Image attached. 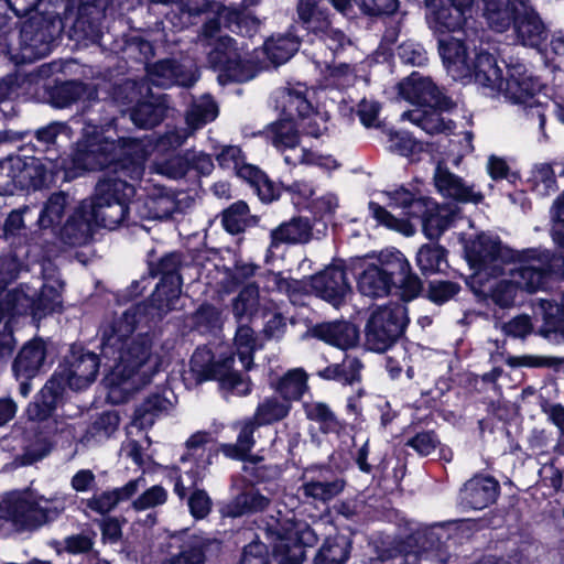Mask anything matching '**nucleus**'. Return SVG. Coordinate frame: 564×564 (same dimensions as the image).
I'll list each match as a JSON object with an SVG mask.
<instances>
[{
    "instance_id": "1",
    "label": "nucleus",
    "mask_w": 564,
    "mask_h": 564,
    "mask_svg": "<svg viewBox=\"0 0 564 564\" xmlns=\"http://www.w3.org/2000/svg\"><path fill=\"white\" fill-rule=\"evenodd\" d=\"M138 321L126 311L121 318L104 327L100 340L102 357L113 360L105 377L108 397L113 403L124 402L131 392L151 382L154 371H142L152 356L149 333L132 336Z\"/></svg>"
},
{
    "instance_id": "2",
    "label": "nucleus",
    "mask_w": 564,
    "mask_h": 564,
    "mask_svg": "<svg viewBox=\"0 0 564 564\" xmlns=\"http://www.w3.org/2000/svg\"><path fill=\"white\" fill-rule=\"evenodd\" d=\"M261 529L269 544L256 536L242 547L237 564H303L307 544L293 522L270 517Z\"/></svg>"
},
{
    "instance_id": "3",
    "label": "nucleus",
    "mask_w": 564,
    "mask_h": 564,
    "mask_svg": "<svg viewBox=\"0 0 564 564\" xmlns=\"http://www.w3.org/2000/svg\"><path fill=\"white\" fill-rule=\"evenodd\" d=\"M307 94L308 90L302 85L285 88L281 93L280 102L286 118L273 122L252 137L272 141H284L302 135L314 139L323 137L327 130L326 117L313 109Z\"/></svg>"
},
{
    "instance_id": "4",
    "label": "nucleus",
    "mask_w": 564,
    "mask_h": 564,
    "mask_svg": "<svg viewBox=\"0 0 564 564\" xmlns=\"http://www.w3.org/2000/svg\"><path fill=\"white\" fill-rule=\"evenodd\" d=\"M65 160L23 154L8 162H0V195L13 196L37 191L55 183L64 174Z\"/></svg>"
},
{
    "instance_id": "5",
    "label": "nucleus",
    "mask_w": 564,
    "mask_h": 564,
    "mask_svg": "<svg viewBox=\"0 0 564 564\" xmlns=\"http://www.w3.org/2000/svg\"><path fill=\"white\" fill-rule=\"evenodd\" d=\"M135 193L134 185L120 177L108 176L99 180L94 195L87 199L90 219L98 228L109 230L128 223L130 204Z\"/></svg>"
},
{
    "instance_id": "6",
    "label": "nucleus",
    "mask_w": 564,
    "mask_h": 564,
    "mask_svg": "<svg viewBox=\"0 0 564 564\" xmlns=\"http://www.w3.org/2000/svg\"><path fill=\"white\" fill-rule=\"evenodd\" d=\"M1 310L10 316H30L40 322L63 312V295L57 288L47 283H42L39 290L21 283L6 294Z\"/></svg>"
},
{
    "instance_id": "7",
    "label": "nucleus",
    "mask_w": 564,
    "mask_h": 564,
    "mask_svg": "<svg viewBox=\"0 0 564 564\" xmlns=\"http://www.w3.org/2000/svg\"><path fill=\"white\" fill-rule=\"evenodd\" d=\"M546 249L527 248L516 250L505 246L498 236L492 237L486 232L478 234L464 247L465 258L470 268L486 270L491 264L527 263L544 258Z\"/></svg>"
},
{
    "instance_id": "8",
    "label": "nucleus",
    "mask_w": 564,
    "mask_h": 564,
    "mask_svg": "<svg viewBox=\"0 0 564 564\" xmlns=\"http://www.w3.org/2000/svg\"><path fill=\"white\" fill-rule=\"evenodd\" d=\"M511 104L524 109L547 108L550 98L543 93V85L534 77L522 63L510 64L507 69V79L501 91ZM552 101L557 118L564 123V98Z\"/></svg>"
},
{
    "instance_id": "9",
    "label": "nucleus",
    "mask_w": 564,
    "mask_h": 564,
    "mask_svg": "<svg viewBox=\"0 0 564 564\" xmlns=\"http://www.w3.org/2000/svg\"><path fill=\"white\" fill-rule=\"evenodd\" d=\"M410 318L408 308L400 303L379 306L365 326V346L370 351L384 352L404 334Z\"/></svg>"
},
{
    "instance_id": "10",
    "label": "nucleus",
    "mask_w": 564,
    "mask_h": 564,
    "mask_svg": "<svg viewBox=\"0 0 564 564\" xmlns=\"http://www.w3.org/2000/svg\"><path fill=\"white\" fill-rule=\"evenodd\" d=\"M55 356L56 347L50 339L35 336L23 344L12 362V372L22 397L30 394L34 378L51 369Z\"/></svg>"
},
{
    "instance_id": "11",
    "label": "nucleus",
    "mask_w": 564,
    "mask_h": 564,
    "mask_svg": "<svg viewBox=\"0 0 564 564\" xmlns=\"http://www.w3.org/2000/svg\"><path fill=\"white\" fill-rule=\"evenodd\" d=\"M219 30L217 21L212 20L205 24L203 34L209 39L207 45L214 48L208 53V59L214 67L221 68L229 78L237 82H247L254 77L259 68L267 67L263 61L257 57L254 61H242L241 54L234 46L232 40L228 36H219L213 41L215 33Z\"/></svg>"
},
{
    "instance_id": "12",
    "label": "nucleus",
    "mask_w": 564,
    "mask_h": 564,
    "mask_svg": "<svg viewBox=\"0 0 564 564\" xmlns=\"http://www.w3.org/2000/svg\"><path fill=\"white\" fill-rule=\"evenodd\" d=\"M101 352L89 350L82 343H74L53 373L58 376L62 382H65L67 389H85L96 380L101 365Z\"/></svg>"
},
{
    "instance_id": "13",
    "label": "nucleus",
    "mask_w": 564,
    "mask_h": 564,
    "mask_svg": "<svg viewBox=\"0 0 564 564\" xmlns=\"http://www.w3.org/2000/svg\"><path fill=\"white\" fill-rule=\"evenodd\" d=\"M206 354L209 357L206 364H198L200 354L197 350L191 359L193 370L198 372L202 380L218 381L223 388L237 391L242 395L251 392L250 380H245L242 375L234 369V354H224L217 360L210 350H207Z\"/></svg>"
},
{
    "instance_id": "14",
    "label": "nucleus",
    "mask_w": 564,
    "mask_h": 564,
    "mask_svg": "<svg viewBox=\"0 0 564 564\" xmlns=\"http://www.w3.org/2000/svg\"><path fill=\"white\" fill-rule=\"evenodd\" d=\"M77 148L70 156H63L65 169L63 181H72L87 172L104 171L113 160L111 145L116 143H75Z\"/></svg>"
},
{
    "instance_id": "15",
    "label": "nucleus",
    "mask_w": 564,
    "mask_h": 564,
    "mask_svg": "<svg viewBox=\"0 0 564 564\" xmlns=\"http://www.w3.org/2000/svg\"><path fill=\"white\" fill-rule=\"evenodd\" d=\"M0 509L3 517L22 531L36 530L50 520L48 509L41 507L36 500L19 491L7 494Z\"/></svg>"
},
{
    "instance_id": "16",
    "label": "nucleus",
    "mask_w": 564,
    "mask_h": 564,
    "mask_svg": "<svg viewBox=\"0 0 564 564\" xmlns=\"http://www.w3.org/2000/svg\"><path fill=\"white\" fill-rule=\"evenodd\" d=\"M430 26L440 33L462 30L473 19L475 0H425Z\"/></svg>"
},
{
    "instance_id": "17",
    "label": "nucleus",
    "mask_w": 564,
    "mask_h": 564,
    "mask_svg": "<svg viewBox=\"0 0 564 564\" xmlns=\"http://www.w3.org/2000/svg\"><path fill=\"white\" fill-rule=\"evenodd\" d=\"M388 541L387 547L382 550L386 556L391 554L406 553L415 554L423 560H429L431 552L440 551L443 545L442 536L435 531V527L420 528L405 536H382Z\"/></svg>"
},
{
    "instance_id": "18",
    "label": "nucleus",
    "mask_w": 564,
    "mask_h": 564,
    "mask_svg": "<svg viewBox=\"0 0 564 564\" xmlns=\"http://www.w3.org/2000/svg\"><path fill=\"white\" fill-rule=\"evenodd\" d=\"M67 388L54 373L33 397L25 408L24 415L31 422L42 423L57 416L56 411L65 403ZM56 424L57 421L54 420Z\"/></svg>"
},
{
    "instance_id": "19",
    "label": "nucleus",
    "mask_w": 564,
    "mask_h": 564,
    "mask_svg": "<svg viewBox=\"0 0 564 564\" xmlns=\"http://www.w3.org/2000/svg\"><path fill=\"white\" fill-rule=\"evenodd\" d=\"M347 267L345 261L339 260L337 264H330L323 271L311 276V288L322 300L334 306L343 304L346 295L351 292V286L347 278Z\"/></svg>"
},
{
    "instance_id": "20",
    "label": "nucleus",
    "mask_w": 564,
    "mask_h": 564,
    "mask_svg": "<svg viewBox=\"0 0 564 564\" xmlns=\"http://www.w3.org/2000/svg\"><path fill=\"white\" fill-rule=\"evenodd\" d=\"M87 199L82 200L68 215L66 221L56 231L57 239L69 247L88 245L94 237L97 225L90 219Z\"/></svg>"
},
{
    "instance_id": "21",
    "label": "nucleus",
    "mask_w": 564,
    "mask_h": 564,
    "mask_svg": "<svg viewBox=\"0 0 564 564\" xmlns=\"http://www.w3.org/2000/svg\"><path fill=\"white\" fill-rule=\"evenodd\" d=\"M171 541L181 542L180 552L162 564H205L209 557L217 556L221 549L220 542L216 539L187 533L172 535Z\"/></svg>"
},
{
    "instance_id": "22",
    "label": "nucleus",
    "mask_w": 564,
    "mask_h": 564,
    "mask_svg": "<svg viewBox=\"0 0 564 564\" xmlns=\"http://www.w3.org/2000/svg\"><path fill=\"white\" fill-rule=\"evenodd\" d=\"M307 333L312 338L345 351L357 347L360 339L359 327L343 318L316 323Z\"/></svg>"
},
{
    "instance_id": "23",
    "label": "nucleus",
    "mask_w": 564,
    "mask_h": 564,
    "mask_svg": "<svg viewBox=\"0 0 564 564\" xmlns=\"http://www.w3.org/2000/svg\"><path fill=\"white\" fill-rule=\"evenodd\" d=\"M186 452L181 456V462H194L195 467L186 471V475L196 484L200 471L206 470L219 455L218 443L210 432L197 431L185 442Z\"/></svg>"
},
{
    "instance_id": "24",
    "label": "nucleus",
    "mask_w": 564,
    "mask_h": 564,
    "mask_svg": "<svg viewBox=\"0 0 564 564\" xmlns=\"http://www.w3.org/2000/svg\"><path fill=\"white\" fill-rule=\"evenodd\" d=\"M349 270L357 278L358 290L365 296L384 297L397 286V281L389 280L376 263L366 265L365 258L351 259Z\"/></svg>"
},
{
    "instance_id": "25",
    "label": "nucleus",
    "mask_w": 564,
    "mask_h": 564,
    "mask_svg": "<svg viewBox=\"0 0 564 564\" xmlns=\"http://www.w3.org/2000/svg\"><path fill=\"white\" fill-rule=\"evenodd\" d=\"M519 267L512 272L514 280H499L497 281L485 294L486 299H489L495 305L500 308H509L514 305V300L519 290L527 291L528 293H535L527 286L529 276L523 273L524 269L540 270L544 269V258L534 260L533 262L518 263Z\"/></svg>"
},
{
    "instance_id": "26",
    "label": "nucleus",
    "mask_w": 564,
    "mask_h": 564,
    "mask_svg": "<svg viewBox=\"0 0 564 564\" xmlns=\"http://www.w3.org/2000/svg\"><path fill=\"white\" fill-rule=\"evenodd\" d=\"M183 144L184 143H167V145L175 149L181 148ZM137 145L158 150L161 145H166V143H116V145H111L113 160L109 171L116 174L121 173L131 180H141L144 173L145 156L138 151H132Z\"/></svg>"
},
{
    "instance_id": "27",
    "label": "nucleus",
    "mask_w": 564,
    "mask_h": 564,
    "mask_svg": "<svg viewBox=\"0 0 564 564\" xmlns=\"http://www.w3.org/2000/svg\"><path fill=\"white\" fill-rule=\"evenodd\" d=\"M433 181L442 196L455 202L479 204L485 198L481 192H475L471 186L464 183L460 176L452 173L445 159L437 160Z\"/></svg>"
},
{
    "instance_id": "28",
    "label": "nucleus",
    "mask_w": 564,
    "mask_h": 564,
    "mask_svg": "<svg viewBox=\"0 0 564 564\" xmlns=\"http://www.w3.org/2000/svg\"><path fill=\"white\" fill-rule=\"evenodd\" d=\"M438 51L447 73L454 79L471 78L475 50L470 51L460 40L448 36L440 39Z\"/></svg>"
},
{
    "instance_id": "29",
    "label": "nucleus",
    "mask_w": 564,
    "mask_h": 564,
    "mask_svg": "<svg viewBox=\"0 0 564 564\" xmlns=\"http://www.w3.org/2000/svg\"><path fill=\"white\" fill-rule=\"evenodd\" d=\"M499 494L500 484L495 477L477 475L464 484L459 500L465 509L482 510L495 503Z\"/></svg>"
},
{
    "instance_id": "30",
    "label": "nucleus",
    "mask_w": 564,
    "mask_h": 564,
    "mask_svg": "<svg viewBox=\"0 0 564 564\" xmlns=\"http://www.w3.org/2000/svg\"><path fill=\"white\" fill-rule=\"evenodd\" d=\"M398 87L400 96L414 105V108L442 107L441 94L430 78L413 73Z\"/></svg>"
},
{
    "instance_id": "31",
    "label": "nucleus",
    "mask_w": 564,
    "mask_h": 564,
    "mask_svg": "<svg viewBox=\"0 0 564 564\" xmlns=\"http://www.w3.org/2000/svg\"><path fill=\"white\" fill-rule=\"evenodd\" d=\"M312 236L311 220L307 217L293 216L270 231L269 249H276L282 245H304L311 241Z\"/></svg>"
},
{
    "instance_id": "32",
    "label": "nucleus",
    "mask_w": 564,
    "mask_h": 564,
    "mask_svg": "<svg viewBox=\"0 0 564 564\" xmlns=\"http://www.w3.org/2000/svg\"><path fill=\"white\" fill-rule=\"evenodd\" d=\"M525 8L523 0H485L484 15L492 30L503 32L516 24Z\"/></svg>"
},
{
    "instance_id": "33",
    "label": "nucleus",
    "mask_w": 564,
    "mask_h": 564,
    "mask_svg": "<svg viewBox=\"0 0 564 564\" xmlns=\"http://www.w3.org/2000/svg\"><path fill=\"white\" fill-rule=\"evenodd\" d=\"M471 78L491 95L501 94L507 79L496 58L484 52L475 54Z\"/></svg>"
},
{
    "instance_id": "34",
    "label": "nucleus",
    "mask_w": 564,
    "mask_h": 564,
    "mask_svg": "<svg viewBox=\"0 0 564 564\" xmlns=\"http://www.w3.org/2000/svg\"><path fill=\"white\" fill-rule=\"evenodd\" d=\"M544 269H524L523 273L529 276L527 286L531 291L545 290L551 281H564V254L545 250Z\"/></svg>"
},
{
    "instance_id": "35",
    "label": "nucleus",
    "mask_w": 564,
    "mask_h": 564,
    "mask_svg": "<svg viewBox=\"0 0 564 564\" xmlns=\"http://www.w3.org/2000/svg\"><path fill=\"white\" fill-rule=\"evenodd\" d=\"M448 253L449 251L438 241L423 243L415 254V263L425 278L446 273L449 269Z\"/></svg>"
},
{
    "instance_id": "36",
    "label": "nucleus",
    "mask_w": 564,
    "mask_h": 564,
    "mask_svg": "<svg viewBox=\"0 0 564 564\" xmlns=\"http://www.w3.org/2000/svg\"><path fill=\"white\" fill-rule=\"evenodd\" d=\"M150 82L155 86L169 87L174 84L188 86L196 77L193 73L184 69L174 61H161L152 65L148 70Z\"/></svg>"
},
{
    "instance_id": "37",
    "label": "nucleus",
    "mask_w": 564,
    "mask_h": 564,
    "mask_svg": "<svg viewBox=\"0 0 564 564\" xmlns=\"http://www.w3.org/2000/svg\"><path fill=\"white\" fill-rule=\"evenodd\" d=\"M305 417L318 424L322 434H339L346 427V423L341 421L332 408L323 401H311L302 403Z\"/></svg>"
},
{
    "instance_id": "38",
    "label": "nucleus",
    "mask_w": 564,
    "mask_h": 564,
    "mask_svg": "<svg viewBox=\"0 0 564 564\" xmlns=\"http://www.w3.org/2000/svg\"><path fill=\"white\" fill-rule=\"evenodd\" d=\"M352 541L345 534L327 536L314 557V564H346L350 558Z\"/></svg>"
},
{
    "instance_id": "39",
    "label": "nucleus",
    "mask_w": 564,
    "mask_h": 564,
    "mask_svg": "<svg viewBox=\"0 0 564 564\" xmlns=\"http://www.w3.org/2000/svg\"><path fill=\"white\" fill-rule=\"evenodd\" d=\"M221 226L228 234L235 236L246 231L247 228L258 226L260 217L250 214L245 200H237L221 212Z\"/></svg>"
},
{
    "instance_id": "40",
    "label": "nucleus",
    "mask_w": 564,
    "mask_h": 564,
    "mask_svg": "<svg viewBox=\"0 0 564 564\" xmlns=\"http://www.w3.org/2000/svg\"><path fill=\"white\" fill-rule=\"evenodd\" d=\"M514 30L523 45L536 47L546 40V29L540 17L528 7L517 20Z\"/></svg>"
},
{
    "instance_id": "41",
    "label": "nucleus",
    "mask_w": 564,
    "mask_h": 564,
    "mask_svg": "<svg viewBox=\"0 0 564 564\" xmlns=\"http://www.w3.org/2000/svg\"><path fill=\"white\" fill-rule=\"evenodd\" d=\"M364 364L357 357L346 359L339 364H332L318 370L316 376L326 381H336L343 386H352L361 381Z\"/></svg>"
},
{
    "instance_id": "42",
    "label": "nucleus",
    "mask_w": 564,
    "mask_h": 564,
    "mask_svg": "<svg viewBox=\"0 0 564 564\" xmlns=\"http://www.w3.org/2000/svg\"><path fill=\"white\" fill-rule=\"evenodd\" d=\"M281 400L292 404L300 401L308 390L307 373L302 368L289 370L273 384Z\"/></svg>"
},
{
    "instance_id": "43",
    "label": "nucleus",
    "mask_w": 564,
    "mask_h": 564,
    "mask_svg": "<svg viewBox=\"0 0 564 564\" xmlns=\"http://www.w3.org/2000/svg\"><path fill=\"white\" fill-rule=\"evenodd\" d=\"M69 204L70 196L68 193L63 191L52 193L40 212L37 218L40 228L55 229L59 227Z\"/></svg>"
},
{
    "instance_id": "44",
    "label": "nucleus",
    "mask_w": 564,
    "mask_h": 564,
    "mask_svg": "<svg viewBox=\"0 0 564 564\" xmlns=\"http://www.w3.org/2000/svg\"><path fill=\"white\" fill-rule=\"evenodd\" d=\"M440 107H424L413 108L409 111H404L401 115V120H409L415 127L421 128L427 134H437L449 129V126L444 121L438 112Z\"/></svg>"
},
{
    "instance_id": "45",
    "label": "nucleus",
    "mask_w": 564,
    "mask_h": 564,
    "mask_svg": "<svg viewBox=\"0 0 564 564\" xmlns=\"http://www.w3.org/2000/svg\"><path fill=\"white\" fill-rule=\"evenodd\" d=\"M182 283V280L164 282V279H160L149 297L151 307L164 314L175 310L180 300Z\"/></svg>"
},
{
    "instance_id": "46",
    "label": "nucleus",
    "mask_w": 564,
    "mask_h": 564,
    "mask_svg": "<svg viewBox=\"0 0 564 564\" xmlns=\"http://www.w3.org/2000/svg\"><path fill=\"white\" fill-rule=\"evenodd\" d=\"M545 458L543 468L549 473L545 480L549 481L551 488L560 491L564 480V437L558 436L556 438Z\"/></svg>"
},
{
    "instance_id": "47",
    "label": "nucleus",
    "mask_w": 564,
    "mask_h": 564,
    "mask_svg": "<svg viewBox=\"0 0 564 564\" xmlns=\"http://www.w3.org/2000/svg\"><path fill=\"white\" fill-rule=\"evenodd\" d=\"M291 410L292 404L276 397H268L258 404L253 420L260 426L272 425L288 417Z\"/></svg>"
},
{
    "instance_id": "48",
    "label": "nucleus",
    "mask_w": 564,
    "mask_h": 564,
    "mask_svg": "<svg viewBox=\"0 0 564 564\" xmlns=\"http://www.w3.org/2000/svg\"><path fill=\"white\" fill-rule=\"evenodd\" d=\"M299 50V41L292 35H279L264 43L262 51L271 64L280 65L289 61Z\"/></svg>"
},
{
    "instance_id": "49",
    "label": "nucleus",
    "mask_w": 564,
    "mask_h": 564,
    "mask_svg": "<svg viewBox=\"0 0 564 564\" xmlns=\"http://www.w3.org/2000/svg\"><path fill=\"white\" fill-rule=\"evenodd\" d=\"M462 290V285L456 281L434 279L427 281L423 299L436 306H442L456 299Z\"/></svg>"
},
{
    "instance_id": "50",
    "label": "nucleus",
    "mask_w": 564,
    "mask_h": 564,
    "mask_svg": "<svg viewBox=\"0 0 564 564\" xmlns=\"http://www.w3.org/2000/svg\"><path fill=\"white\" fill-rule=\"evenodd\" d=\"M164 112V106L151 98L150 100H140L138 105L132 106L130 118L135 126L148 129L158 124Z\"/></svg>"
},
{
    "instance_id": "51",
    "label": "nucleus",
    "mask_w": 564,
    "mask_h": 564,
    "mask_svg": "<svg viewBox=\"0 0 564 564\" xmlns=\"http://www.w3.org/2000/svg\"><path fill=\"white\" fill-rule=\"evenodd\" d=\"M183 264V254L173 251L162 256L156 262L149 263V273L152 278L160 276L165 281L182 280L181 268Z\"/></svg>"
},
{
    "instance_id": "52",
    "label": "nucleus",
    "mask_w": 564,
    "mask_h": 564,
    "mask_svg": "<svg viewBox=\"0 0 564 564\" xmlns=\"http://www.w3.org/2000/svg\"><path fill=\"white\" fill-rule=\"evenodd\" d=\"M389 280L398 281L410 269L411 263L403 252L392 248L381 251L376 263Z\"/></svg>"
},
{
    "instance_id": "53",
    "label": "nucleus",
    "mask_w": 564,
    "mask_h": 564,
    "mask_svg": "<svg viewBox=\"0 0 564 564\" xmlns=\"http://www.w3.org/2000/svg\"><path fill=\"white\" fill-rule=\"evenodd\" d=\"M166 401L167 400L158 392L149 394L134 409L132 415L133 423L141 427L144 425H152L154 423V417L165 409Z\"/></svg>"
},
{
    "instance_id": "54",
    "label": "nucleus",
    "mask_w": 564,
    "mask_h": 564,
    "mask_svg": "<svg viewBox=\"0 0 564 564\" xmlns=\"http://www.w3.org/2000/svg\"><path fill=\"white\" fill-rule=\"evenodd\" d=\"M302 488L305 497L326 502L344 490L345 481L339 478L332 481L311 480L304 482Z\"/></svg>"
},
{
    "instance_id": "55",
    "label": "nucleus",
    "mask_w": 564,
    "mask_h": 564,
    "mask_svg": "<svg viewBox=\"0 0 564 564\" xmlns=\"http://www.w3.org/2000/svg\"><path fill=\"white\" fill-rule=\"evenodd\" d=\"M194 329L199 333H212L220 327V311L212 303L203 302L192 314Z\"/></svg>"
},
{
    "instance_id": "56",
    "label": "nucleus",
    "mask_w": 564,
    "mask_h": 564,
    "mask_svg": "<svg viewBox=\"0 0 564 564\" xmlns=\"http://www.w3.org/2000/svg\"><path fill=\"white\" fill-rule=\"evenodd\" d=\"M257 338L253 329L249 326H239L235 335V346L246 370H250L253 366Z\"/></svg>"
},
{
    "instance_id": "57",
    "label": "nucleus",
    "mask_w": 564,
    "mask_h": 564,
    "mask_svg": "<svg viewBox=\"0 0 564 564\" xmlns=\"http://www.w3.org/2000/svg\"><path fill=\"white\" fill-rule=\"evenodd\" d=\"M389 546L388 541L382 538L377 539L372 544L373 555L361 561V564H421L420 557L415 554H391L390 557L382 553L384 547Z\"/></svg>"
},
{
    "instance_id": "58",
    "label": "nucleus",
    "mask_w": 564,
    "mask_h": 564,
    "mask_svg": "<svg viewBox=\"0 0 564 564\" xmlns=\"http://www.w3.org/2000/svg\"><path fill=\"white\" fill-rule=\"evenodd\" d=\"M120 415L117 411L98 413L88 424L86 434L93 438L110 437L119 427Z\"/></svg>"
},
{
    "instance_id": "59",
    "label": "nucleus",
    "mask_w": 564,
    "mask_h": 564,
    "mask_svg": "<svg viewBox=\"0 0 564 564\" xmlns=\"http://www.w3.org/2000/svg\"><path fill=\"white\" fill-rule=\"evenodd\" d=\"M218 115L216 104L210 97H203L195 102L186 116V123L189 129L200 128L208 121L214 120Z\"/></svg>"
},
{
    "instance_id": "60",
    "label": "nucleus",
    "mask_w": 564,
    "mask_h": 564,
    "mask_svg": "<svg viewBox=\"0 0 564 564\" xmlns=\"http://www.w3.org/2000/svg\"><path fill=\"white\" fill-rule=\"evenodd\" d=\"M442 212L443 207L436 203L435 210H430L421 220L422 231L431 241H438L440 237L449 226V216Z\"/></svg>"
},
{
    "instance_id": "61",
    "label": "nucleus",
    "mask_w": 564,
    "mask_h": 564,
    "mask_svg": "<svg viewBox=\"0 0 564 564\" xmlns=\"http://www.w3.org/2000/svg\"><path fill=\"white\" fill-rule=\"evenodd\" d=\"M400 290V299L405 303L412 302L419 297H424L426 288L422 279L413 271L412 267L402 274L397 281V286Z\"/></svg>"
},
{
    "instance_id": "62",
    "label": "nucleus",
    "mask_w": 564,
    "mask_h": 564,
    "mask_svg": "<svg viewBox=\"0 0 564 564\" xmlns=\"http://www.w3.org/2000/svg\"><path fill=\"white\" fill-rule=\"evenodd\" d=\"M554 308V313L545 311L540 334L551 341L561 344L564 343V311L557 312V305Z\"/></svg>"
},
{
    "instance_id": "63",
    "label": "nucleus",
    "mask_w": 564,
    "mask_h": 564,
    "mask_svg": "<svg viewBox=\"0 0 564 564\" xmlns=\"http://www.w3.org/2000/svg\"><path fill=\"white\" fill-rule=\"evenodd\" d=\"M441 444L437 433L433 430L421 431L409 437L404 445L412 448L417 455L426 457Z\"/></svg>"
},
{
    "instance_id": "64",
    "label": "nucleus",
    "mask_w": 564,
    "mask_h": 564,
    "mask_svg": "<svg viewBox=\"0 0 564 564\" xmlns=\"http://www.w3.org/2000/svg\"><path fill=\"white\" fill-rule=\"evenodd\" d=\"M551 237L554 245L564 252V192L560 194L551 207Z\"/></svg>"
}]
</instances>
